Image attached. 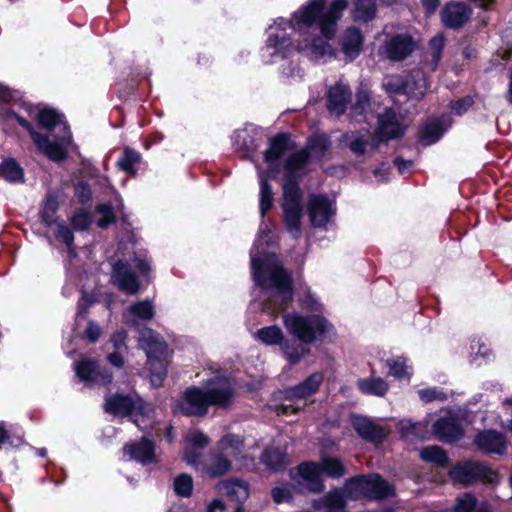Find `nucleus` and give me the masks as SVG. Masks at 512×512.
Masks as SVG:
<instances>
[{"label":"nucleus","instance_id":"338daca9","mask_svg":"<svg viewBox=\"0 0 512 512\" xmlns=\"http://www.w3.org/2000/svg\"><path fill=\"white\" fill-rule=\"evenodd\" d=\"M223 509H224L223 502L219 499H215L209 504V506L207 508V512H222Z\"/></svg>","mask_w":512,"mask_h":512},{"label":"nucleus","instance_id":"20e7f679","mask_svg":"<svg viewBox=\"0 0 512 512\" xmlns=\"http://www.w3.org/2000/svg\"><path fill=\"white\" fill-rule=\"evenodd\" d=\"M27 110L35 115L39 126L50 131L58 128L59 134L54 135L53 139H50L46 134L37 132L23 116L11 112L9 117L16 119L29 132L33 143L40 153L55 162L66 159L67 148L72 143V135L69 126L64 120V116L56 110L47 107L28 106Z\"/></svg>","mask_w":512,"mask_h":512},{"label":"nucleus","instance_id":"a878e982","mask_svg":"<svg viewBox=\"0 0 512 512\" xmlns=\"http://www.w3.org/2000/svg\"><path fill=\"white\" fill-rule=\"evenodd\" d=\"M155 315L154 306L150 300H144L131 305L123 314L125 323L138 328L139 321H149Z\"/></svg>","mask_w":512,"mask_h":512},{"label":"nucleus","instance_id":"9b49d317","mask_svg":"<svg viewBox=\"0 0 512 512\" xmlns=\"http://www.w3.org/2000/svg\"><path fill=\"white\" fill-rule=\"evenodd\" d=\"M132 265L137 267L139 272L146 275L150 270V262L141 256H135L132 263L125 260H118L114 263L111 271V282L122 292L134 295L139 291L140 282L132 271Z\"/></svg>","mask_w":512,"mask_h":512},{"label":"nucleus","instance_id":"dca6fc26","mask_svg":"<svg viewBox=\"0 0 512 512\" xmlns=\"http://www.w3.org/2000/svg\"><path fill=\"white\" fill-rule=\"evenodd\" d=\"M307 209L311 225L315 228H326L336 213L334 202L321 194L309 197Z\"/></svg>","mask_w":512,"mask_h":512},{"label":"nucleus","instance_id":"bf43d9fd","mask_svg":"<svg viewBox=\"0 0 512 512\" xmlns=\"http://www.w3.org/2000/svg\"><path fill=\"white\" fill-rule=\"evenodd\" d=\"M76 193L82 203H86L91 199V190L86 183H79L76 187Z\"/></svg>","mask_w":512,"mask_h":512},{"label":"nucleus","instance_id":"09e8293b","mask_svg":"<svg viewBox=\"0 0 512 512\" xmlns=\"http://www.w3.org/2000/svg\"><path fill=\"white\" fill-rule=\"evenodd\" d=\"M71 223L75 229L84 230L91 223V215L88 211L79 209L72 215Z\"/></svg>","mask_w":512,"mask_h":512},{"label":"nucleus","instance_id":"0eeeda50","mask_svg":"<svg viewBox=\"0 0 512 512\" xmlns=\"http://www.w3.org/2000/svg\"><path fill=\"white\" fill-rule=\"evenodd\" d=\"M289 137L280 134L274 137L270 142V147L264 152V160L268 166L266 175L259 174L260 192H259V210L262 218L272 208L274 203V193L267 177L275 176L279 172V159L283 157L289 148Z\"/></svg>","mask_w":512,"mask_h":512},{"label":"nucleus","instance_id":"f03ea898","mask_svg":"<svg viewBox=\"0 0 512 512\" xmlns=\"http://www.w3.org/2000/svg\"><path fill=\"white\" fill-rule=\"evenodd\" d=\"M330 147L329 138L325 134L312 136L306 148L291 153L284 164L283 184V222L287 232L298 238L301 234L302 191L297 180L306 173V165L310 156H322Z\"/></svg>","mask_w":512,"mask_h":512},{"label":"nucleus","instance_id":"79ce46f5","mask_svg":"<svg viewBox=\"0 0 512 512\" xmlns=\"http://www.w3.org/2000/svg\"><path fill=\"white\" fill-rule=\"evenodd\" d=\"M58 210V201L54 195H48L40 211L41 221L50 226L55 222V215Z\"/></svg>","mask_w":512,"mask_h":512},{"label":"nucleus","instance_id":"864d4df0","mask_svg":"<svg viewBox=\"0 0 512 512\" xmlns=\"http://www.w3.org/2000/svg\"><path fill=\"white\" fill-rule=\"evenodd\" d=\"M473 103V98L466 96L452 103L451 109L455 114L462 115L473 105Z\"/></svg>","mask_w":512,"mask_h":512},{"label":"nucleus","instance_id":"f3484780","mask_svg":"<svg viewBox=\"0 0 512 512\" xmlns=\"http://www.w3.org/2000/svg\"><path fill=\"white\" fill-rule=\"evenodd\" d=\"M74 370L80 381L87 384L107 385L112 381V374L91 360L83 359L75 363Z\"/></svg>","mask_w":512,"mask_h":512},{"label":"nucleus","instance_id":"f257e3e1","mask_svg":"<svg viewBox=\"0 0 512 512\" xmlns=\"http://www.w3.org/2000/svg\"><path fill=\"white\" fill-rule=\"evenodd\" d=\"M347 5V0H334L324 11L325 0H309L290 20L276 19L262 49L263 60L273 63L275 58H285L293 51L313 60L334 57L335 50L328 40L335 35L337 21Z\"/></svg>","mask_w":512,"mask_h":512},{"label":"nucleus","instance_id":"e2e57ef3","mask_svg":"<svg viewBox=\"0 0 512 512\" xmlns=\"http://www.w3.org/2000/svg\"><path fill=\"white\" fill-rule=\"evenodd\" d=\"M506 412L511 416L508 420L506 428L512 434V398H507L503 401Z\"/></svg>","mask_w":512,"mask_h":512},{"label":"nucleus","instance_id":"72a5a7b5","mask_svg":"<svg viewBox=\"0 0 512 512\" xmlns=\"http://www.w3.org/2000/svg\"><path fill=\"white\" fill-rule=\"evenodd\" d=\"M141 161V155L130 147H125L122 156L117 161V167L131 175L136 174V166Z\"/></svg>","mask_w":512,"mask_h":512},{"label":"nucleus","instance_id":"e433bc0d","mask_svg":"<svg viewBox=\"0 0 512 512\" xmlns=\"http://www.w3.org/2000/svg\"><path fill=\"white\" fill-rule=\"evenodd\" d=\"M0 175L9 182H20L23 180V170L12 158L5 159L0 164Z\"/></svg>","mask_w":512,"mask_h":512},{"label":"nucleus","instance_id":"49530a36","mask_svg":"<svg viewBox=\"0 0 512 512\" xmlns=\"http://www.w3.org/2000/svg\"><path fill=\"white\" fill-rule=\"evenodd\" d=\"M186 440L188 444L192 445L193 447L187 446L185 450L189 448L198 451V448H203L209 443L208 437L203 432L198 430L190 431L186 435Z\"/></svg>","mask_w":512,"mask_h":512},{"label":"nucleus","instance_id":"4d7b16f0","mask_svg":"<svg viewBox=\"0 0 512 512\" xmlns=\"http://www.w3.org/2000/svg\"><path fill=\"white\" fill-rule=\"evenodd\" d=\"M272 498L276 503H282L290 498V491L287 488L276 487L271 492Z\"/></svg>","mask_w":512,"mask_h":512},{"label":"nucleus","instance_id":"c756f323","mask_svg":"<svg viewBox=\"0 0 512 512\" xmlns=\"http://www.w3.org/2000/svg\"><path fill=\"white\" fill-rule=\"evenodd\" d=\"M376 0H354L351 16L354 21L366 23L375 18Z\"/></svg>","mask_w":512,"mask_h":512},{"label":"nucleus","instance_id":"f8f14e48","mask_svg":"<svg viewBox=\"0 0 512 512\" xmlns=\"http://www.w3.org/2000/svg\"><path fill=\"white\" fill-rule=\"evenodd\" d=\"M450 479L461 485H470L476 481L494 484L498 475L491 468L478 461H464L455 464L449 471Z\"/></svg>","mask_w":512,"mask_h":512},{"label":"nucleus","instance_id":"8fccbe9b","mask_svg":"<svg viewBox=\"0 0 512 512\" xmlns=\"http://www.w3.org/2000/svg\"><path fill=\"white\" fill-rule=\"evenodd\" d=\"M56 237L66 244L71 255H75V249L73 247L74 235L70 228L63 224H58Z\"/></svg>","mask_w":512,"mask_h":512},{"label":"nucleus","instance_id":"a18cd8bd","mask_svg":"<svg viewBox=\"0 0 512 512\" xmlns=\"http://www.w3.org/2000/svg\"><path fill=\"white\" fill-rule=\"evenodd\" d=\"M96 212L100 215L97 220V225L101 228H106L108 225L115 221L113 209L108 204H100L96 207Z\"/></svg>","mask_w":512,"mask_h":512},{"label":"nucleus","instance_id":"bb28decb","mask_svg":"<svg viewBox=\"0 0 512 512\" xmlns=\"http://www.w3.org/2000/svg\"><path fill=\"white\" fill-rule=\"evenodd\" d=\"M363 45V35L355 27H349L343 34L341 48L348 60H353L359 56Z\"/></svg>","mask_w":512,"mask_h":512},{"label":"nucleus","instance_id":"b1692460","mask_svg":"<svg viewBox=\"0 0 512 512\" xmlns=\"http://www.w3.org/2000/svg\"><path fill=\"white\" fill-rule=\"evenodd\" d=\"M351 99V90L347 85L337 83L330 87L327 95V108L330 114L342 115Z\"/></svg>","mask_w":512,"mask_h":512},{"label":"nucleus","instance_id":"473e14b6","mask_svg":"<svg viewBox=\"0 0 512 512\" xmlns=\"http://www.w3.org/2000/svg\"><path fill=\"white\" fill-rule=\"evenodd\" d=\"M261 462L270 470H279L287 465V457L280 448H267L261 455Z\"/></svg>","mask_w":512,"mask_h":512},{"label":"nucleus","instance_id":"ddd939ff","mask_svg":"<svg viewBox=\"0 0 512 512\" xmlns=\"http://www.w3.org/2000/svg\"><path fill=\"white\" fill-rule=\"evenodd\" d=\"M186 463L209 477L215 478L226 474L231 468V461L219 451L202 456L199 451L187 448L184 451Z\"/></svg>","mask_w":512,"mask_h":512},{"label":"nucleus","instance_id":"423d86ee","mask_svg":"<svg viewBox=\"0 0 512 512\" xmlns=\"http://www.w3.org/2000/svg\"><path fill=\"white\" fill-rule=\"evenodd\" d=\"M283 323L288 333L299 341L292 344L284 341L281 346L291 364L298 363L309 352L306 345L320 340L329 329L327 320L319 315L289 313L283 316Z\"/></svg>","mask_w":512,"mask_h":512},{"label":"nucleus","instance_id":"5fc2aeb1","mask_svg":"<svg viewBox=\"0 0 512 512\" xmlns=\"http://www.w3.org/2000/svg\"><path fill=\"white\" fill-rule=\"evenodd\" d=\"M126 339L127 334L125 331H117L111 336V343L113 344V347L115 350L118 351H126L127 345H126Z\"/></svg>","mask_w":512,"mask_h":512},{"label":"nucleus","instance_id":"3c124183","mask_svg":"<svg viewBox=\"0 0 512 512\" xmlns=\"http://www.w3.org/2000/svg\"><path fill=\"white\" fill-rule=\"evenodd\" d=\"M418 394L420 399L424 402H432L435 400L443 401L447 398V395L437 387L421 389Z\"/></svg>","mask_w":512,"mask_h":512},{"label":"nucleus","instance_id":"4c0bfd02","mask_svg":"<svg viewBox=\"0 0 512 512\" xmlns=\"http://www.w3.org/2000/svg\"><path fill=\"white\" fill-rule=\"evenodd\" d=\"M257 338L266 345H281L283 344L284 336L282 330L276 326H268L261 328L257 331Z\"/></svg>","mask_w":512,"mask_h":512},{"label":"nucleus","instance_id":"c9c22d12","mask_svg":"<svg viewBox=\"0 0 512 512\" xmlns=\"http://www.w3.org/2000/svg\"><path fill=\"white\" fill-rule=\"evenodd\" d=\"M398 429L402 438L412 441L416 438L423 437L426 426L421 422H412L409 419H403L399 421Z\"/></svg>","mask_w":512,"mask_h":512},{"label":"nucleus","instance_id":"69168bd1","mask_svg":"<svg viewBox=\"0 0 512 512\" xmlns=\"http://www.w3.org/2000/svg\"><path fill=\"white\" fill-rule=\"evenodd\" d=\"M422 5L427 13H434L439 6V0H422Z\"/></svg>","mask_w":512,"mask_h":512},{"label":"nucleus","instance_id":"393cba45","mask_svg":"<svg viewBox=\"0 0 512 512\" xmlns=\"http://www.w3.org/2000/svg\"><path fill=\"white\" fill-rule=\"evenodd\" d=\"M471 14L470 9L463 3H449L441 12L443 24L448 28H458L467 22Z\"/></svg>","mask_w":512,"mask_h":512},{"label":"nucleus","instance_id":"aec40b11","mask_svg":"<svg viewBox=\"0 0 512 512\" xmlns=\"http://www.w3.org/2000/svg\"><path fill=\"white\" fill-rule=\"evenodd\" d=\"M123 453L128 455L130 460H135L142 465L156 461L154 443L146 437H143L138 442L125 444Z\"/></svg>","mask_w":512,"mask_h":512},{"label":"nucleus","instance_id":"6e6d98bb","mask_svg":"<svg viewBox=\"0 0 512 512\" xmlns=\"http://www.w3.org/2000/svg\"><path fill=\"white\" fill-rule=\"evenodd\" d=\"M367 145L368 142L366 139H364L363 137H358L351 141L350 149L356 155H363L366 151Z\"/></svg>","mask_w":512,"mask_h":512},{"label":"nucleus","instance_id":"58836bf2","mask_svg":"<svg viewBox=\"0 0 512 512\" xmlns=\"http://www.w3.org/2000/svg\"><path fill=\"white\" fill-rule=\"evenodd\" d=\"M422 460L430 463H434L438 466H445L448 462L446 452L435 445L428 446L420 450L419 453Z\"/></svg>","mask_w":512,"mask_h":512},{"label":"nucleus","instance_id":"6ab92c4d","mask_svg":"<svg viewBox=\"0 0 512 512\" xmlns=\"http://www.w3.org/2000/svg\"><path fill=\"white\" fill-rule=\"evenodd\" d=\"M474 442L479 450L487 454L502 455L507 449L504 435L495 430L479 432L475 436Z\"/></svg>","mask_w":512,"mask_h":512},{"label":"nucleus","instance_id":"ea45409f","mask_svg":"<svg viewBox=\"0 0 512 512\" xmlns=\"http://www.w3.org/2000/svg\"><path fill=\"white\" fill-rule=\"evenodd\" d=\"M386 365L389 369L388 374L395 378H409L411 375L410 367L407 365V360L403 357L388 359L386 361Z\"/></svg>","mask_w":512,"mask_h":512},{"label":"nucleus","instance_id":"4be33fe9","mask_svg":"<svg viewBox=\"0 0 512 512\" xmlns=\"http://www.w3.org/2000/svg\"><path fill=\"white\" fill-rule=\"evenodd\" d=\"M386 57L393 61H401L409 56L414 49L412 38L406 34L396 35L383 47Z\"/></svg>","mask_w":512,"mask_h":512},{"label":"nucleus","instance_id":"412c9836","mask_svg":"<svg viewBox=\"0 0 512 512\" xmlns=\"http://www.w3.org/2000/svg\"><path fill=\"white\" fill-rule=\"evenodd\" d=\"M435 435L444 442H454L462 438L463 428L459 420L453 415L438 419L433 424Z\"/></svg>","mask_w":512,"mask_h":512},{"label":"nucleus","instance_id":"6e6552de","mask_svg":"<svg viewBox=\"0 0 512 512\" xmlns=\"http://www.w3.org/2000/svg\"><path fill=\"white\" fill-rule=\"evenodd\" d=\"M138 341L148 359L150 382L154 387H159L167 374V344L152 329L146 327L140 330Z\"/></svg>","mask_w":512,"mask_h":512},{"label":"nucleus","instance_id":"7c9ffc66","mask_svg":"<svg viewBox=\"0 0 512 512\" xmlns=\"http://www.w3.org/2000/svg\"><path fill=\"white\" fill-rule=\"evenodd\" d=\"M357 387L366 395L383 397L389 390L388 383L380 377L362 378L357 381Z\"/></svg>","mask_w":512,"mask_h":512},{"label":"nucleus","instance_id":"c85d7f7f","mask_svg":"<svg viewBox=\"0 0 512 512\" xmlns=\"http://www.w3.org/2000/svg\"><path fill=\"white\" fill-rule=\"evenodd\" d=\"M447 128L448 125H446L444 120L432 119L421 129L420 140L425 145L434 144L442 137Z\"/></svg>","mask_w":512,"mask_h":512},{"label":"nucleus","instance_id":"7ed1b4c3","mask_svg":"<svg viewBox=\"0 0 512 512\" xmlns=\"http://www.w3.org/2000/svg\"><path fill=\"white\" fill-rule=\"evenodd\" d=\"M264 237L265 231L262 230L251 249V269L255 283L262 290L271 292L270 299L263 304L262 309L277 314L292 302L291 277L274 254L265 255L263 258L257 256L255 250Z\"/></svg>","mask_w":512,"mask_h":512},{"label":"nucleus","instance_id":"37998d69","mask_svg":"<svg viewBox=\"0 0 512 512\" xmlns=\"http://www.w3.org/2000/svg\"><path fill=\"white\" fill-rule=\"evenodd\" d=\"M175 493L181 497H189L193 490V479L190 475L183 473L178 475L173 482Z\"/></svg>","mask_w":512,"mask_h":512},{"label":"nucleus","instance_id":"13d9d810","mask_svg":"<svg viewBox=\"0 0 512 512\" xmlns=\"http://www.w3.org/2000/svg\"><path fill=\"white\" fill-rule=\"evenodd\" d=\"M85 334L88 340L94 343L98 340L101 334L100 327L95 322L90 321L86 328Z\"/></svg>","mask_w":512,"mask_h":512},{"label":"nucleus","instance_id":"2f4dec72","mask_svg":"<svg viewBox=\"0 0 512 512\" xmlns=\"http://www.w3.org/2000/svg\"><path fill=\"white\" fill-rule=\"evenodd\" d=\"M217 448L228 459L229 457L237 458L242 452L243 440L238 435L227 434L220 439Z\"/></svg>","mask_w":512,"mask_h":512},{"label":"nucleus","instance_id":"603ef678","mask_svg":"<svg viewBox=\"0 0 512 512\" xmlns=\"http://www.w3.org/2000/svg\"><path fill=\"white\" fill-rule=\"evenodd\" d=\"M370 105V98L367 92L361 91L357 93L356 103L353 106V112L362 115Z\"/></svg>","mask_w":512,"mask_h":512},{"label":"nucleus","instance_id":"a19ab883","mask_svg":"<svg viewBox=\"0 0 512 512\" xmlns=\"http://www.w3.org/2000/svg\"><path fill=\"white\" fill-rule=\"evenodd\" d=\"M444 48V38L442 35L433 37L429 42L430 62L427 64L430 71H435L442 56Z\"/></svg>","mask_w":512,"mask_h":512},{"label":"nucleus","instance_id":"680f3d73","mask_svg":"<svg viewBox=\"0 0 512 512\" xmlns=\"http://www.w3.org/2000/svg\"><path fill=\"white\" fill-rule=\"evenodd\" d=\"M394 164L397 166L399 173L403 174V173L409 171V169L413 166V161L404 160L400 157H397L394 160Z\"/></svg>","mask_w":512,"mask_h":512},{"label":"nucleus","instance_id":"c03bdc74","mask_svg":"<svg viewBox=\"0 0 512 512\" xmlns=\"http://www.w3.org/2000/svg\"><path fill=\"white\" fill-rule=\"evenodd\" d=\"M477 506V499L471 493L459 495L452 507V512H472Z\"/></svg>","mask_w":512,"mask_h":512},{"label":"nucleus","instance_id":"f704fd0d","mask_svg":"<svg viewBox=\"0 0 512 512\" xmlns=\"http://www.w3.org/2000/svg\"><path fill=\"white\" fill-rule=\"evenodd\" d=\"M225 493L227 496L237 502H244L249 497V489L246 482L241 480H230L224 485Z\"/></svg>","mask_w":512,"mask_h":512},{"label":"nucleus","instance_id":"5701e85b","mask_svg":"<svg viewBox=\"0 0 512 512\" xmlns=\"http://www.w3.org/2000/svg\"><path fill=\"white\" fill-rule=\"evenodd\" d=\"M403 133L404 127L393 110L387 109L383 114L379 115L377 135L381 141L398 138Z\"/></svg>","mask_w":512,"mask_h":512},{"label":"nucleus","instance_id":"774afa93","mask_svg":"<svg viewBox=\"0 0 512 512\" xmlns=\"http://www.w3.org/2000/svg\"><path fill=\"white\" fill-rule=\"evenodd\" d=\"M11 97V91L7 87L0 85V103L9 101Z\"/></svg>","mask_w":512,"mask_h":512},{"label":"nucleus","instance_id":"1a4fd4ad","mask_svg":"<svg viewBox=\"0 0 512 512\" xmlns=\"http://www.w3.org/2000/svg\"><path fill=\"white\" fill-rule=\"evenodd\" d=\"M297 470L301 478V484L311 492H321L324 489L321 480L322 473L331 478H340L345 474V467L341 460L333 457H324L319 463H302Z\"/></svg>","mask_w":512,"mask_h":512},{"label":"nucleus","instance_id":"052dcab7","mask_svg":"<svg viewBox=\"0 0 512 512\" xmlns=\"http://www.w3.org/2000/svg\"><path fill=\"white\" fill-rule=\"evenodd\" d=\"M125 351L115 350L113 353H110L107 357L108 361L115 367H122L124 364L123 353Z\"/></svg>","mask_w":512,"mask_h":512},{"label":"nucleus","instance_id":"0e129e2a","mask_svg":"<svg viewBox=\"0 0 512 512\" xmlns=\"http://www.w3.org/2000/svg\"><path fill=\"white\" fill-rule=\"evenodd\" d=\"M373 173L375 177L378 178L381 182H384L388 179V167L386 164H382L379 168L375 169Z\"/></svg>","mask_w":512,"mask_h":512},{"label":"nucleus","instance_id":"39448f33","mask_svg":"<svg viewBox=\"0 0 512 512\" xmlns=\"http://www.w3.org/2000/svg\"><path fill=\"white\" fill-rule=\"evenodd\" d=\"M235 395L231 381L224 376H215L207 381L206 390L189 387L175 401L173 412L187 416L202 417L210 406L228 408Z\"/></svg>","mask_w":512,"mask_h":512},{"label":"nucleus","instance_id":"a211bd4d","mask_svg":"<svg viewBox=\"0 0 512 512\" xmlns=\"http://www.w3.org/2000/svg\"><path fill=\"white\" fill-rule=\"evenodd\" d=\"M352 424L356 432L363 439L373 443L382 442L390 433L388 427L378 425L363 416H355L352 420Z\"/></svg>","mask_w":512,"mask_h":512},{"label":"nucleus","instance_id":"2eb2a0df","mask_svg":"<svg viewBox=\"0 0 512 512\" xmlns=\"http://www.w3.org/2000/svg\"><path fill=\"white\" fill-rule=\"evenodd\" d=\"M323 379L324 376L321 372H315L307 377L302 383L286 389V400L300 401L302 404L281 405L277 409V413L283 415L297 413L306 405V398L318 391Z\"/></svg>","mask_w":512,"mask_h":512},{"label":"nucleus","instance_id":"cd10ccee","mask_svg":"<svg viewBox=\"0 0 512 512\" xmlns=\"http://www.w3.org/2000/svg\"><path fill=\"white\" fill-rule=\"evenodd\" d=\"M104 409L115 416H130L136 409V403L129 396L116 394L106 398Z\"/></svg>","mask_w":512,"mask_h":512},{"label":"nucleus","instance_id":"4468645a","mask_svg":"<svg viewBox=\"0 0 512 512\" xmlns=\"http://www.w3.org/2000/svg\"><path fill=\"white\" fill-rule=\"evenodd\" d=\"M383 86L389 93L404 94L411 98L420 99L427 90V80L423 71L416 70L405 78L400 76L386 77Z\"/></svg>","mask_w":512,"mask_h":512},{"label":"nucleus","instance_id":"9d476101","mask_svg":"<svg viewBox=\"0 0 512 512\" xmlns=\"http://www.w3.org/2000/svg\"><path fill=\"white\" fill-rule=\"evenodd\" d=\"M341 493L350 499L380 500L392 496L394 487L377 474L363 475L346 481L344 493Z\"/></svg>","mask_w":512,"mask_h":512},{"label":"nucleus","instance_id":"de8ad7c7","mask_svg":"<svg viewBox=\"0 0 512 512\" xmlns=\"http://www.w3.org/2000/svg\"><path fill=\"white\" fill-rule=\"evenodd\" d=\"M472 359L471 362L476 365H481L486 362L490 357V350L485 344H471Z\"/></svg>","mask_w":512,"mask_h":512}]
</instances>
